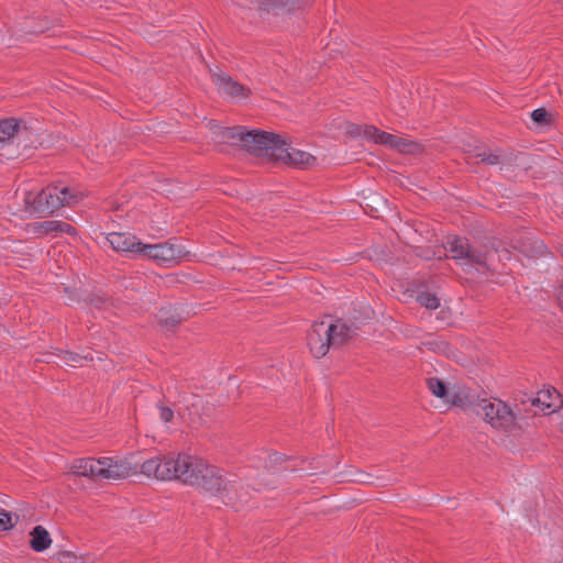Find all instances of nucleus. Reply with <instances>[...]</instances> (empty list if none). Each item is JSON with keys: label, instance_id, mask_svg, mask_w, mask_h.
I'll use <instances>...</instances> for the list:
<instances>
[{"label": "nucleus", "instance_id": "10", "mask_svg": "<svg viewBox=\"0 0 563 563\" xmlns=\"http://www.w3.org/2000/svg\"><path fill=\"white\" fill-rule=\"evenodd\" d=\"M275 163H284L296 168H309L316 165L317 158L308 152L295 148L283 140Z\"/></svg>", "mask_w": 563, "mask_h": 563}, {"label": "nucleus", "instance_id": "3", "mask_svg": "<svg viewBox=\"0 0 563 563\" xmlns=\"http://www.w3.org/2000/svg\"><path fill=\"white\" fill-rule=\"evenodd\" d=\"M84 197L85 194L76 188L49 185L36 195L25 192L24 202L31 211L52 213L64 206L78 203Z\"/></svg>", "mask_w": 563, "mask_h": 563}, {"label": "nucleus", "instance_id": "9", "mask_svg": "<svg viewBox=\"0 0 563 563\" xmlns=\"http://www.w3.org/2000/svg\"><path fill=\"white\" fill-rule=\"evenodd\" d=\"M188 252L179 244L166 242L158 244H144L141 246V255L164 264L178 263Z\"/></svg>", "mask_w": 563, "mask_h": 563}, {"label": "nucleus", "instance_id": "21", "mask_svg": "<svg viewBox=\"0 0 563 563\" xmlns=\"http://www.w3.org/2000/svg\"><path fill=\"white\" fill-rule=\"evenodd\" d=\"M158 321L166 329H174L181 322V317L174 313L170 309L163 308L157 314Z\"/></svg>", "mask_w": 563, "mask_h": 563}, {"label": "nucleus", "instance_id": "6", "mask_svg": "<svg viewBox=\"0 0 563 563\" xmlns=\"http://www.w3.org/2000/svg\"><path fill=\"white\" fill-rule=\"evenodd\" d=\"M448 252L455 261L462 262L464 265L476 267L477 271L489 269V255L487 249H477L472 246L467 239L453 236L448 240Z\"/></svg>", "mask_w": 563, "mask_h": 563}, {"label": "nucleus", "instance_id": "33", "mask_svg": "<svg viewBox=\"0 0 563 563\" xmlns=\"http://www.w3.org/2000/svg\"><path fill=\"white\" fill-rule=\"evenodd\" d=\"M543 250H544V245H543V243L536 241V242L533 243V246H532L531 252H532V253H542V252H543Z\"/></svg>", "mask_w": 563, "mask_h": 563}, {"label": "nucleus", "instance_id": "7", "mask_svg": "<svg viewBox=\"0 0 563 563\" xmlns=\"http://www.w3.org/2000/svg\"><path fill=\"white\" fill-rule=\"evenodd\" d=\"M282 142L275 133L245 130L242 146L255 156L276 162Z\"/></svg>", "mask_w": 563, "mask_h": 563}, {"label": "nucleus", "instance_id": "32", "mask_svg": "<svg viewBox=\"0 0 563 563\" xmlns=\"http://www.w3.org/2000/svg\"><path fill=\"white\" fill-rule=\"evenodd\" d=\"M91 302L96 308L101 309L107 303V299L98 297L92 299Z\"/></svg>", "mask_w": 563, "mask_h": 563}, {"label": "nucleus", "instance_id": "31", "mask_svg": "<svg viewBox=\"0 0 563 563\" xmlns=\"http://www.w3.org/2000/svg\"><path fill=\"white\" fill-rule=\"evenodd\" d=\"M58 233H67L69 235H75L76 229L67 222L59 221Z\"/></svg>", "mask_w": 563, "mask_h": 563}, {"label": "nucleus", "instance_id": "12", "mask_svg": "<svg viewBox=\"0 0 563 563\" xmlns=\"http://www.w3.org/2000/svg\"><path fill=\"white\" fill-rule=\"evenodd\" d=\"M211 77L218 90L231 97H247L250 90L243 85L234 81L229 75L220 70H210Z\"/></svg>", "mask_w": 563, "mask_h": 563}, {"label": "nucleus", "instance_id": "15", "mask_svg": "<svg viewBox=\"0 0 563 563\" xmlns=\"http://www.w3.org/2000/svg\"><path fill=\"white\" fill-rule=\"evenodd\" d=\"M466 154L468 163L474 159H479L482 163H486L488 165H498L510 163L512 161L511 154H506L500 150L490 151L487 148L475 147L474 150L467 151Z\"/></svg>", "mask_w": 563, "mask_h": 563}, {"label": "nucleus", "instance_id": "24", "mask_svg": "<svg viewBox=\"0 0 563 563\" xmlns=\"http://www.w3.org/2000/svg\"><path fill=\"white\" fill-rule=\"evenodd\" d=\"M33 228V232L34 233H40V234H48V233H58V229H59V220H49V221H44V222H40V223H34L32 225Z\"/></svg>", "mask_w": 563, "mask_h": 563}, {"label": "nucleus", "instance_id": "25", "mask_svg": "<svg viewBox=\"0 0 563 563\" xmlns=\"http://www.w3.org/2000/svg\"><path fill=\"white\" fill-rule=\"evenodd\" d=\"M446 401L451 402L453 406L461 407L465 410L472 411V407L470 406V402L475 404L477 401V399H471L468 396H466L464 394L456 393L451 397V399L448 398Z\"/></svg>", "mask_w": 563, "mask_h": 563}, {"label": "nucleus", "instance_id": "30", "mask_svg": "<svg viewBox=\"0 0 563 563\" xmlns=\"http://www.w3.org/2000/svg\"><path fill=\"white\" fill-rule=\"evenodd\" d=\"M157 408L159 411L161 420L164 422H170L174 419V411L169 407H166L163 404H158Z\"/></svg>", "mask_w": 563, "mask_h": 563}, {"label": "nucleus", "instance_id": "17", "mask_svg": "<svg viewBox=\"0 0 563 563\" xmlns=\"http://www.w3.org/2000/svg\"><path fill=\"white\" fill-rule=\"evenodd\" d=\"M352 135H363L367 139L374 140L375 143L389 146L393 142L394 134L380 131L374 125L354 126L349 131Z\"/></svg>", "mask_w": 563, "mask_h": 563}, {"label": "nucleus", "instance_id": "19", "mask_svg": "<svg viewBox=\"0 0 563 563\" xmlns=\"http://www.w3.org/2000/svg\"><path fill=\"white\" fill-rule=\"evenodd\" d=\"M30 536V545L36 552H43L44 550L48 549L52 543L49 533L42 526L34 527Z\"/></svg>", "mask_w": 563, "mask_h": 563}, {"label": "nucleus", "instance_id": "23", "mask_svg": "<svg viewBox=\"0 0 563 563\" xmlns=\"http://www.w3.org/2000/svg\"><path fill=\"white\" fill-rule=\"evenodd\" d=\"M417 301L430 310H435L440 306V299L431 292L421 291L417 295Z\"/></svg>", "mask_w": 563, "mask_h": 563}, {"label": "nucleus", "instance_id": "36", "mask_svg": "<svg viewBox=\"0 0 563 563\" xmlns=\"http://www.w3.org/2000/svg\"><path fill=\"white\" fill-rule=\"evenodd\" d=\"M273 457L274 462H278L282 460V456L278 453H274L271 459Z\"/></svg>", "mask_w": 563, "mask_h": 563}, {"label": "nucleus", "instance_id": "35", "mask_svg": "<svg viewBox=\"0 0 563 563\" xmlns=\"http://www.w3.org/2000/svg\"><path fill=\"white\" fill-rule=\"evenodd\" d=\"M517 243L518 245H515V247H519L522 253L530 254V250H528L523 242L518 241Z\"/></svg>", "mask_w": 563, "mask_h": 563}, {"label": "nucleus", "instance_id": "20", "mask_svg": "<svg viewBox=\"0 0 563 563\" xmlns=\"http://www.w3.org/2000/svg\"><path fill=\"white\" fill-rule=\"evenodd\" d=\"M389 147L402 154H417L422 151V147L419 143L397 135H394L393 142L390 143Z\"/></svg>", "mask_w": 563, "mask_h": 563}, {"label": "nucleus", "instance_id": "11", "mask_svg": "<svg viewBox=\"0 0 563 563\" xmlns=\"http://www.w3.org/2000/svg\"><path fill=\"white\" fill-rule=\"evenodd\" d=\"M205 462V460L198 456L179 453V472H177L178 481L192 486L194 483H197L198 475L202 472Z\"/></svg>", "mask_w": 563, "mask_h": 563}, {"label": "nucleus", "instance_id": "14", "mask_svg": "<svg viewBox=\"0 0 563 563\" xmlns=\"http://www.w3.org/2000/svg\"><path fill=\"white\" fill-rule=\"evenodd\" d=\"M108 242L117 252H128L141 255L143 243L130 233L112 232L107 236Z\"/></svg>", "mask_w": 563, "mask_h": 563}, {"label": "nucleus", "instance_id": "28", "mask_svg": "<svg viewBox=\"0 0 563 563\" xmlns=\"http://www.w3.org/2000/svg\"><path fill=\"white\" fill-rule=\"evenodd\" d=\"M531 119L538 125H547V124L550 123V114L543 108H539V109L533 110L531 112Z\"/></svg>", "mask_w": 563, "mask_h": 563}, {"label": "nucleus", "instance_id": "16", "mask_svg": "<svg viewBox=\"0 0 563 563\" xmlns=\"http://www.w3.org/2000/svg\"><path fill=\"white\" fill-rule=\"evenodd\" d=\"M29 134L26 125L22 121L9 118L0 121L1 143L14 137H25Z\"/></svg>", "mask_w": 563, "mask_h": 563}, {"label": "nucleus", "instance_id": "8", "mask_svg": "<svg viewBox=\"0 0 563 563\" xmlns=\"http://www.w3.org/2000/svg\"><path fill=\"white\" fill-rule=\"evenodd\" d=\"M178 454H168L165 456H155L146 460L141 465V473L147 477H154L159 481L178 479Z\"/></svg>", "mask_w": 563, "mask_h": 563}, {"label": "nucleus", "instance_id": "4", "mask_svg": "<svg viewBox=\"0 0 563 563\" xmlns=\"http://www.w3.org/2000/svg\"><path fill=\"white\" fill-rule=\"evenodd\" d=\"M70 472L76 476H84L93 481H118L128 477L131 467L128 463L113 457H82L76 459L71 463Z\"/></svg>", "mask_w": 563, "mask_h": 563}, {"label": "nucleus", "instance_id": "5", "mask_svg": "<svg viewBox=\"0 0 563 563\" xmlns=\"http://www.w3.org/2000/svg\"><path fill=\"white\" fill-rule=\"evenodd\" d=\"M472 412L482 416L484 421L493 429L505 433H511L520 429L517 416L512 409L499 399H477L471 404Z\"/></svg>", "mask_w": 563, "mask_h": 563}, {"label": "nucleus", "instance_id": "2", "mask_svg": "<svg viewBox=\"0 0 563 563\" xmlns=\"http://www.w3.org/2000/svg\"><path fill=\"white\" fill-rule=\"evenodd\" d=\"M355 330L342 319L314 322L307 333V345L314 358H321L330 347L346 343L355 334Z\"/></svg>", "mask_w": 563, "mask_h": 563}, {"label": "nucleus", "instance_id": "1", "mask_svg": "<svg viewBox=\"0 0 563 563\" xmlns=\"http://www.w3.org/2000/svg\"><path fill=\"white\" fill-rule=\"evenodd\" d=\"M192 486L210 493L221 499L224 505L233 508H239L247 501L249 493L243 485L208 462H205L202 472L199 473L197 483Z\"/></svg>", "mask_w": 563, "mask_h": 563}, {"label": "nucleus", "instance_id": "26", "mask_svg": "<svg viewBox=\"0 0 563 563\" xmlns=\"http://www.w3.org/2000/svg\"><path fill=\"white\" fill-rule=\"evenodd\" d=\"M18 515H13L12 512L0 508V531L10 530L13 528L18 521Z\"/></svg>", "mask_w": 563, "mask_h": 563}, {"label": "nucleus", "instance_id": "27", "mask_svg": "<svg viewBox=\"0 0 563 563\" xmlns=\"http://www.w3.org/2000/svg\"><path fill=\"white\" fill-rule=\"evenodd\" d=\"M62 360L67 364V365H76V364H80L81 361H87V360H90L92 361V356L90 355H79L77 353H74V352H69V351H66L63 353V356H62Z\"/></svg>", "mask_w": 563, "mask_h": 563}, {"label": "nucleus", "instance_id": "13", "mask_svg": "<svg viewBox=\"0 0 563 563\" xmlns=\"http://www.w3.org/2000/svg\"><path fill=\"white\" fill-rule=\"evenodd\" d=\"M212 140L216 144L242 145L245 128L232 126L222 128L218 124H211Z\"/></svg>", "mask_w": 563, "mask_h": 563}, {"label": "nucleus", "instance_id": "18", "mask_svg": "<svg viewBox=\"0 0 563 563\" xmlns=\"http://www.w3.org/2000/svg\"><path fill=\"white\" fill-rule=\"evenodd\" d=\"M533 406H541L547 409H555L561 404V396L554 388L540 390L537 397L531 399Z\"/></svg>", "mask_w": 563, "mask_h": 563}, {"label": "nucleus", "instance_id": "29", "mask_svg": "<svg viewBox=\"0 0 563 563\" xmlns=\"http://www.w3.org/2000/svg\"><path fill=\"white\" fill-rule=\"evenodd\" d=\"M284 4L277 0H265L261 3L260 9L267 13H275L277 10L283 9Z\"/></svg>", "mask_w": 563, "mask_h": 563}, {"label": "nucleus", "instance_id": "37", "mask_svg": "<svg viewBox=\"0 0 563 563\" xmlns=\"http://www.w3.org/2000/svg\"><path fill=\"white\" fill-rule=\"evenodd\" d=\"M561 563H563V561Z\"/></svg>", "mask_w": 563, "mask_h": 563}, {"label": "nucleus", "instance_id": "22", "mask_svg": "<svg viewBox=\"0 0 563 563\" xmlns=\"http://www.w3.org/2000/svg\"><path fill=\"white\" fill-rule=\"evenodd\" d=\"M428 389L435 396L442 399H448L445 384L437 377H430L427 379Z\"/></svg>", "mask_w": 563, "mask_h": 563}, {"label": "nucleus", "instance_id": "34", "mask_svg": "<svg viewBox=\"0 0 563 563\" xmlns=\"http://www.w3.org/2000/svg\"><path fill=\"white\" fill-rule=\"evenodd\" d=\"M556 299L559 305L563 308V285L556 289Z\"/></svg>", "mask_w": 563, "mask_h": 563}]
</instances>
